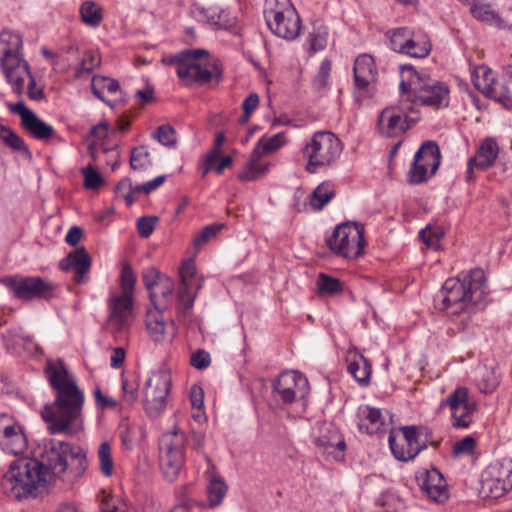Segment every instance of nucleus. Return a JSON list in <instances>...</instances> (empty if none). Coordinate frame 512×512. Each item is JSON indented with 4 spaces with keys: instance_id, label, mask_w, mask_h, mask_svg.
I'll use <instances>...</instances> for the list:
<instances>
[{
    "instance_id": "f257e3e1",
    "label": "nucleus",
    "mask_w": 512,
    "mask_h": 512,
    "mask_svg": "<svg viewBox=\"0 0 512 512\" xmlns=\"http://www.w3.org/2000/svg\"><path fill=\"white\" fill-rule=\"evenodd\" d=\"M45 374L55 391L53 403L46 405L42 417L51 435L75 437L84 431L83 406L85 395L75 376L63 360H48Z\"/></svg>"
},
{
    "instance_id": "f03ea898",
    "label": "nucleus",
    "mask_w": 512,
    "mask_h": 512,
    "mask_svg": "<svg viewBox=\"0 0 512 512\" xmlns=\"http://www.w3.org/2000/svg\"><path fill=\"white\" fill-rule=\"evenodd\" d=\"M486 276L482 269L474 268L457 277L448 278L437 296L436 307L441 311L460 314L474 310L485 294Z\"/></svg>"
},
{
    "instance_id": "7ed1b4c3",
    "label": "nucleus",
    "mask_w": 512,
    "mask_h": 512,
    "mask_svg": "<svg viewBox=\"0 0 512 512\" xmlns=\"http://www.w3.org/2000/svg\"><path fill=\"white\" fill-rule=\"evenodd\" d=\"M39 462H42L50 481L57 478L73 484L87 469V454L81 447L69 442L49 439L43 443Z\"/></svg>"
},
{
    "instance_id": "20e7f679",
    "label": "nucleus",
    "mask_w": 512,
    "mask_h": 512,
    "mask_svg": "<svg viewBox=\"0 0 512 512\" xmlns=\"http://www.w3.org/2000/svg\"><path fill=\"white\" fill-rule=\"evenodd\" d=\"M42 462L34 457H19L13 460L1 479L5 495L15 500L36 498L50 483Z\"/></svg>"
},
{
    "instance_id": "39448f33",
    "label": "nucleus",
    "mask_w": 512,
    "mask_h": 512,
    "mask_svg": "<svg viewBox=\"0 0 512 512\" xmlns=\"http://www.w3.org/2000/svg\"><path fill=\"white\" fill-rule=\"evenodd\" d=\"M162 63L175 66L178 78L189 88L206 86L213 79L222 80L219 61H211L205 49H184L163 57Z\"/></svg>"
},
{
    "instance_id": "423d86ee",
    "label": "nucleus",
    "mask_w": 512,
    "mask_h": 512,
    "mask_svg": "<svg viewBox=\"0 0 512 512\" xmlns=\"http://www.w3.org/2000/svg\"><path fill=\"white\" fill-rule=\"evenodd\" d=\"M22 50L23 40L19 33L10 30L0 33V68L19 97L24 92L25 74L29 73V64Z\"/></svg>"
},
{
    "instance_id": "0eeeda50",
    "label": "nucleus",
    "mask_w": 512,
    "mask_h": 512,
    "mask_svg": "<svg viewBox=\"0 0 512 512\" xmlns=\"http://www.w3.org/2000/svg\"><path fill=\"white\" fill-rule=\"evenodd\" d=\"M402 70L412 73L409 83H400V90L405 99L415 106H427L434 109L447 107L449 104V88L446 84L429 77H422L412 66H402Z\"/></svg>"
},
{
    "instance_id": "6e6552de",
    "label": "nucleus",
    "mask_w": 512,
    "mask_h": 512,
    "mask_svg": "<svg viewBox=\"0 0 512 512\" xmlns=\"http://www.w3.org/2000/svg\"><path fill=\"white\" fill-rule=\"evenodd\" d=\"M343 145L340 139L331 131H317L302 149V155L307 164L305 170L311 174L320 168L331 166L340 157Z\"/></svg>"
},
{
    "instance_id": "1a4fd4ad",
    "label": "nucleus",
    "mask_w": 512,
    "mask_h": 512,
    "mask_svg": "<svg viewBox=\"0 0 512 512\" xmlns=\"http://www.w3.org/2000/svg\"><path fill=\"white\" fill-rule=\"evenodd\" d=\"M264 18L273 34L285 40L296 39L301 19L290 0H265Z\"/></svg>"
},
{
    "instance_id": "9d476101",
    "label": "nucleus",
    "mask_w": 512,
    "mask_h": 512,
    "mask_svg": "<svg viewBox=\"0 0 512 512\" xmlns=\"http://www.w3.org/2000/svg\"><path fill=\"white\" fill-rule=\"evenodd\" d=\"M187 436L184 431L174 427L159 439V466L166 480L173 482L185 463Z\"/></svg>"
},
{
    "instance_id": "9b49d317",
    "label": "nucleus",
    "mask_w": 512,
    "mask_h": 512,
    "mask_svg": "<svg viewBox=\"0 0 512 512\" xmlns=\"http://www.w3.org/2000/svg\"><path fill=\"white\" fill-rule=\"evenodd\" d=\"M364 226L355 222H345L336 226L327 238L329 249L337 256L354 260L363 255L365 247Z\"/></svg>"
},
{
    "instance_id": "f8f14e48",
    "label": "nucleus",
    "mask_w": 512,
    "mask_h": 512,
    "mask_svg": "<svg viewBox=\"0 0 512 512\" xmlns=\"http://www.w3.org/2000/svg\"><path fill=\"white\" fill-rule=\"evenodd\" d=\"M419 120L413 106L401 94L397 105L386 107L378 116L377 131L387 138L404 134Z\"/></svg>"
},
{
    "instance_id": "ddd939ff",
    "label": "nucleus",
    "mask_w": 512,
    "mask_h": 512,
    "mask_svg": "<svg viewBox=\"0 0 512 512\" xmlns=\"http://www.w3.org/2000/svg\"><path fill=\"white\" fill-rule=\"evenodd\" d=\"M3 284L15 298L22 301H31L34 299L49 300L54 296L56 285L39 276L13 275L0 279Z\"/></svg>"
},
{
    "instance_id": "4468645a",
    "label": "nucleus",
    "mask_w": 512,
    "mask_h": 512,
    "mask_svg": "<svg viewBox=\"0 0 512 512\" xmlns=\"http://www.w3.org/2000/svg\"><path fill=\"white\" fill-rule=\"evenodd\" d=\"M170 388L171 376L167 371L151 373L143 390V407L149 417L156 418L165 410Z\"/></svg>"
},
{
    "instance_id": "2eb2a0df",
    "label": "nucleus",
    "mask_w": 512,
    "mask_h": 512,
    "mask_svg": "<svg viewBox=\"0 0 512 512\" xmlns=\"http://www.w3.org/2000/svg\"><path fill=\"white\" fill-rule=\"evenodd\" d=\"M441 163L439 146L434 141L424 142L417 150L408 172L410 184H420L432 177Z\"/></svg>"
},
{
    "instance_id": "dca6fc26",
    "label": "nucleus",
    "mask_w": 512,
    "mask_h": 512,
    "mask_svg": "<svg viewBox=\"0 0 512 512\" xmlns=\"http://www.w3.org/2000/svg\"><path fill=\"white\" fill-rule=\"evenodd\" d=\"M426 429L422 426H403L400 428L402 433L401 442L405 443L406 448L397 442V436L392 431L389 434L388 442L393 456L403 462L414 459L427 445L426 441L422 439L423 432Z\"/></svg>"
},
{
    "instance_id": "f3484780",
    "label": "nucleus",
    "mask_w": 512,
    "mask_h": 512,
    "mask_svg": "<svg viewBox=\"0 0 512 512\" xmlns=\"http://www.w3.org/2000/svg\"><path fill=\"white\" fill-rule=\"evenodd\" d=\"M310 392L308 379L297 371L281 373L273 383V393L285 405L305 400Z\"/></svg>"
},
{
    "instance_id": "a211bd4d",
    "label": "nucleus",
    "mask_w": 512,
    "mask_h": 512,
    "mask_svg": "<svg viewBox=\"0 0 512 512\" xmlns=\"http://www.w3.org/2000/svg\"><path fill=\"white\" fill-rule=\"evenodd\" d=\"M7 107L12 113L20 116L21 126L36 140L47 142L50 139H55L58 142H63V138L55 133L54 128L40 119L35 112L27 108L22 101L8 103Z\"/></svg>"
},
{
    "instance_id": "6ab92c4d",
    "label": "nucleus",
    "mask_w": 512,
    "mask_h": 512,
    "mask_svg": "<svg viewBox=\"0 0 512 512\" xmlns=\"http://www.w3.org/2000/svg\"><path fill=\"white\" fill-rule=\"evenodd\" d=\"M451 410L452 426L455 428H468L473 421L475 403L469 401L468 389L458 387L441 403Z\"/></svg>"
},
{
    "instance_id": "aec40b11",
    "label": "nucleus",
    "mask_w": 512,
    "mask_h": 512,
    "mask_svg": "<svg viewBox=\"0 0 512 512\" xmlns=\"http://www.w3.org/2000/svg\"><path fill=\"white\" fill-rule=\"evenodd\" d=\"M107 305L109 309L108 325L116 335L129 329L133 309V299L128 294L111 293Z\"/></svg>"
},
{
    "instance_id": "412c9836",
    "label": "nucleus",
    "mask_w": 512,
    "mask_h": 512,
    "mask_svg": "<svg viewBox=\"0 0 512 512\" xmlns=\"http://www.w3.org/2000/svg\"><path fill=\"white\" fill-rule=\"evenodd\" d=\"M356 91L363 96H370L377 79V69L373 57L369 54L359 55L353 67Z\"/></svg>"
},
{
    "instance_id": "4be33fe9",
    "label": "nucleus",
    "mask_w": 512,
    "mask_h": 512,
    "mask_svg": "<svg viewBox=\"0 0 512 512\" xmlns=\"http://www.w3.org/2000/svg\"><path fill=\"white\" fill-rule=\"evenodd\" d=\"M91 259L84 247L71 251L59 262V268L64 272L74 271V280L78 284L86 283L89 279Z\"/></svg>"
},
{
    "instance_id": "5701e85b",
    "label": "nucleus",
    "mask_w": 512,
    "mask_h": 512,
    "mask_svg": "<svg viewBox=\"0 0 512 512\" xmlns=\"http://www.w3.org/2000/svg\"><path fill=\"white\" fill-rule=\"evenodd\" d=\"M314 444L323 454L332 456L336 460L343 457L346 447L345 440L340 432L335 427L330 426L319 429V435L315 436Z\"/></svg>"
},
{
    "instance_id": "b1692460",
    "label": "nucleus",
    "mask_w": 512,
    "mask_h": 512,
    "mask_svg": "<svg viewBox=\"0 0 512 512\" xmlns=\"http://www.w3.org/2000/svg\"><path fill=\"white\" fill-rule=\"evenodd\" d=\"M163 312L148 310L146 313V329L149 337L157 343L171 342L176 335V326L173 321H165Z\"/></svg>"
},
{
    "instance_id": "393cba45",
    "label": "nucleus",
    "mask_w": 512,
    "mask_h": 512,
    "mask_svg": "<svg viewBox=\"0 0 512 512\" xmlns=\"http://www.w3.org/2000/svg\"><path fill=\"white\" fill-rule=\"evenodd\" d=\"M0 446L3 451L17 456L26 451L28 441L20 426L7 424L3 427L2 435H0Z\"/></svg>"
},
{
    "instance_id": "a878e982",
    "label": "nucleus",
    "mask_w": 512,
    "mask_h": 512,
    "mask_svg": "<svg viewBox=\"0 0 512 512\" xmlns=\"http://www.w3.org/2000/svg\"><path fill=\"white\" fill-rule=\"evenodd\" d=\"M486 96L507 109L512 108V65L505 68L502 77L495 80Z\"/></svg>"
},
{
    "instance_id": "bb28decb",
    "label": "nucleus",
    "mask_w": 512,
    "mask_h": 512,
    "mask_svg": "<svg viewBox=\"0 0 512 512\" xmlns=\"http://www.w3.org/2000/svg\"><path fill=\"white\" fill-rule=\"evenodd\" d=\"M421 488L436 502H443L448 498L446 481L437 469L426 472Z\"/></svg>"
},
{
    "instance_id": "cd10ccee",
    "label": "nucleus",
    "mask_w": 512,
    "mask_h": 512,
    "mask_svg": "<svg viewBox=\"0 0 512 512\" xmlns=\"http://www.w3.org/2000/svg\"><path fill=\"white\" fill-rule=\"evenodd\" d=\"M499 154V145L495 138L486 137L480 144L473 162L476 163L478 170H487L492 167Z\"/></svg>"
},
{
    "instance_id": "c85d7f7f",
    "label": "nucleus",
    "mask_w": 512,
    "mask_h": 512,
    "mask_svg": "<svg viewBox=\"0 0 512 512\" xmlns=\"http://www.w3.org/2000/svg\"><path fill=\"white\" fill-rule=\"evenodd\" d=\"M150 300L154 306L153 310L163 312L169 309L174 299V282L172 279H162L156 287L149 292Z\"/></svg>"
},
{
    "instance_id": "c756f323",
    "label": "nucleus",
    "mask_w": 512,
    "mask_h": 512,
    "mask_svg": "<svg viewBox=\"0 0 512 512\" xmlns=\"http://www.w3.org/2000/svg\"><path fill=\"white\" fill-rule=\"evenodd\" d=\"M357 418L359 429L368 434L378 433L384 426L382 413L377 408L361 406L358 409Z\"/></svg>"
},
{
    "instance_id": "7c9ffc66",
    "label": "nucleus",
    "mask_w": 512,
    "mask_h": 512,
    "mask_svg": "<svg viewBox=\"0 0 512 512\" xmlns=\"http://www.w3.org/2000/svg\"><path fill=\"white\" fill-rule=\"evenodd\" d=\"M347 362L348 372L354 379L362 385H367L371 375V365L369 361L355 350L348 352Z\"/></svg>"
},
{
    "instance_id": "2f4dec72",
    "label": "nucleus",
    "mask_w": 512,
    "mask_h": 512,
    "mask_svg": "<svg viewBox=\"0 0 512 512\" xmlns=\"http://www.w3.org/2000/svg\"><path fill=\"white\" fill-rule=\"evenodd\" d=\"M261 156L258 150H253L250 158L238 174L241 181H254L266 175L270 168L269 162H261Z\"/></svg>"
},
{
    "instance_id": "473e14b6",
    "label": "nucleus",
    "mask_w": 512,
    "mask_h": 512,
    "mask_svg": "<svg viewBox=\"0 0 512 512\" xmlns=\"http://www.w3.org/2000/svg\"><path fill=\"white\" fill-rule=\"evenodd\" d=\"M431 49L432 44L426 33L421 31H412L407 41V45L405 46V51H402L401 54H405L413 58H425L430 54Z\"/></svg>"
},
{
    "instance_id": "72a5a7b5",
    "label": "nucleus",
    "mask_w": 512,
    "mask_h": 512,
    "mask_svg": "<svg viewBox=\"0 0 512 512\" xmlns=\"http://www.w3.org/2000/svg\"><path fill=\"white\" fill-rule=\"evenodd\" d=\"M471 79L474 87L486 96L497 78L488 66L480 65L472 70Z\"/></svg>"
},
{
    "instance_id": "f704fd0d",
    "label": "nucleus",
    "mask_w": 512,
    "mask_h": 512,
    "mask_svg": "<svg viewBox=\"0 0 512 512\" xmlns=\"http://www.w3.org/2000/svg\"><path fill=\"white\" fill-rule=\"evenodd\" d=\"M486 470L491 477H497L502 485L512 489V460L504 459L490 464Z\"/></svg>"
},
{
    "instance_id": "c9c22d12",
    "label": "nucleus",
    "mask_w": 512,
    "mask_h": 512,
    "mask_svg": "<svg viewBox=\"0 0 512 512\" xmlns=\"http://www.w3.org/2000/svg\"><path fill=\"white\" fill-rule=\"evenodd\" d=\"M335 190L331 183L323 182L318 185L309 198V204L313 210H321L333 197Z\"/></svg>"
},
{
    "instance_id": "e433bc0d",
    "label": "nucleus",
    "mask_w": 512,
    "mask_h": 512,
    "mask_svg": "<svg viewBox=\"0 0 512 512\" xmlns=\"http://www.w3.org/2000/svg\"><path fill=\"white\" fill-rule=\"evenodd\" d=\"M227 489L228 487L223 478L213 475L210 478L209 485L207 486L209 507L215 508L219 506L227 493Z\"/></svg>"
},
{
    "instance_id": "4c0bfd02",
    "label": "nucleus",
    "mask_w": 512,
    "mask_h": 512,
    "mask_svg": "<svg viewBox=\"0 0 512 512\" xmlns=\"http://www.w3.org/2000/svg\"><path fill=\"white\" fill-rule=\"evenodd\" d=\"M0 138L7 147L22 153L24 156L31 157L29 147L24 140L9 127L2 124H0Z\"/></svg>"
},
{
    "instance_id": "58836bf2",
    "label": "nucleus",
    "mask_w": 512,
    "mask_h": 512,
    "mask_svg": "<svg viewBox=\"0 0 512 512\" xmlns=\"http://www.w3.org/2000/svg\"><path fill=\"white\" fill-rule=\"evenodd\" d=\"M120 88L119 82L113 78L106 76H94L91 82L92 93L100 100L108 103L103 93L107 91L110 94L116 93Z\"/></svg>"
},
{
    "instance_id": "ea45409f",
    "label": "nucleus",
    "mask_w": 512,
    "mask_h": 512,
    "mask_svg": "<svg viewBox=\"0 0 512 512\" xmlns=\"http://www.w3.org/2000/svg\"><path fill=\"white\" fill-rule=\"evenodd\" d=\"M82 21L90 27L100 26L103 13L102 8L94 1H85L79 9Z\"/></svg>"
},
{
    "instance_id": "a19ab883",
    "label": "nucleus",
    "mask_w": 512,
    "mask_h": 512,
    "mask_svg": "<svg viewBox=\"0 0 512 512\" xmlns=\"http://www.w3.org/2000/svg\"><path fill=\"white\" fill-rule=\"evenodd\" d=\"M286 134L279 132L270 137H262L253 150H258L261 156L278 151L286 144Z\"/></svg>"
},
{
    "instance_id": "79ce46f5",
    "label": "nucleus",
    "mask_w": 512,
    "mask_h": 512,
    "mask_svg": "<svg viewBox=\"0 0 512 512\" xmlns=\"http://www.w3.org/2000/svg\"><path fill=\"white\" fill-rule=\"evenodd\" d=\"M500 375L495 367H484L481 370L480 378L477 380L479 390L484 394H490L500 384Z\"/></svg>"
},
{
    "instance_id": "37998d69",
    "label": "nucleus",
    "mask_w": 512,
    "mask_h": 512,
    "mask_svg": "<svg viewBox=\"0 0 512 512\" xmlns=\"http://www.w3.org/2000/svg\"><path fill=\"white\" fill-rule=\"evenodd\" d=\"M445 235L444 228L439 225H427L419 232V237L423 243L433 250L440 249V242Z\"/></svg>"
},
{
    "instance_id": "c03bdc74",
    "label": "nucleus",
    "mask_w": 512,
    "mask_h": 512,
    "mask_svg": "<svg viewBox=\"0 0 512 512\" xmlns=\"http://www.w3.org/2000/svg\"><path fill=\"white\" fill-rule=\"evenodd\" d=\"M97 458L99 461V468L101 473L106 476L110 477L114 473V461L112 457V449L109 442L104 441L102 442L97 450Z\"/></svg>"
},
{
    "instance_id": "a18cd8bd",
    "label": "nucleus",
    "mask_w": 512,
    "mask_h": 512,
    "mask_svg": "<svg viewBox=\"0 0 512 512\" xmlns=\"http://www.w3.org/2000/svg\"><path fill=\"white\" fill-rule=\"evenodd\" d=\"M470 12L475 19L482 22L495 23L500 20L499 15L492 9L491 5L481 1L473 0Z\"/></svg>"
},
{
    "instance_id": "49530a36",
    "label": "nucleus",
    "mask_w": 512,
    "mask_h": 512,
    "mask_svg": "<svg viewBox=\"0 0 512 512\" xmlns=\"http://www.w3.org/2000/svg\"><path fill=\"white\" fill-rule=\"evenodd\" d=\"M318 291L322 295L334 296L343 291V283L325 273H320L316 282Z\"/></svg>"
},
{
    "instance_id": "de8ad7c7",
    "label": "nucleus",
    "mask_w": 512,
    "mask_h": 512,
    "mask_svg": "<svg viewBox=\"0 0 512 512\" xmlns=\"http://www.w3.org/2000/svg\"><path fill=\"white\" fill-rule=\"evenodd\" d=\"M196 298V291H193L192 284H180L177 291L178 310L184 315L193 308Z\"/></svg>"
},
{
    "instance_id": "09e8293b",
    "label": "nucleus",
    "mask_w": 512,
    "mask_h": 512,
    "mask_svg": "<svg viewBox=\"0 0 512 512\" xmlns=\"http://www.w3.org/2000/svg\"><path fill=\"white\" fill-rule=\"evenodd\" d=\"M482 488L488 492V496L492 498H500L510 489L498 480L497 477H491L488 475V471L485 470L482 474Z\"/></svg>"
},
{
    "instance_id": "8fccbe9b",
    "label": "nucleus",
    "mask_w": 512,
    "mask_h": 512,
    "mask_svg": "<svg viewBox=\"0 0 512 512\" xmlns=\"http://www.w3.org/2000/svg\"><path fill=\"white\" fill-rule=\"evenodd\" d=\"M150 153L145 146H139L132 150L130 166L133 170L142 171L151 166Z\"/></svg>"
},
{
    "instance_id": "3c124183",
    "label": "nucleus",
    "mask_w": 512,
    "mask_h": 512,
    "mask_svg": "<svg viewBox=\"0 0 512 512\" xmlns=\"http://www.w3.org/2000/svg\"><path fill=\"white\" fill-rule=\"evenodd\" d=\"M139 381L137 377L122 376L123 401L127 404H134L138 399Z\"/></svg>"
},
{
    "instance_id": "603ef678",
    "label": "nucleus",
    "mask_w": 512,
    "mask_h": 512,
    "mask_svg": "<svg viewBox=\"0 0 512 512\" xmlns=\"http://www.w3.org/2000/svg\"><path fill=\"white\" fill-rule=\"evenodd\" d=\"M224 225L221 223H214L205 226L199 233L196 234L193 245L196 249L201 248L214 238L222 229Z\"/></svg>"
},
{
    "instance_id": "864d4df0",
    "label": "nucleus",
    "mask_w": 512,
    "mask_h": 512,
    "mask_svg": "<svg viewBox=\"0 0 512 512\" xmlns=\"http://www.w3.org/2000/svg\"><path fill=\"white\" fill-rule=\"evenodd\" d=\"M412 31L406 27H401L393 30L390 36V47L397 53L405 51V46L411 35Z\"/></svg>"
},
{
    "instance_id": "5fc2aeb1",
    "label": "nucleus",
    "mask_w": 512,
    "mask_h": 512,
    "mask_svg": "<svg viewBox=\"0 0 512 512\" xmlns=\"http://www.w3.org/2000/svg\"><path fill=\"white\" fill-rule=\"evenodd\" d=\"M100 57L93 52H86L81 60L80 65L75 71V76L81 78L86 74H90L96 67L100 65Z\"/></svg>"
},
{
    "instance_id": "6e6d98bb",
    "label": "nucleus",
    "mask_w": 512,
    "mask_h": 512,
    "mask_svg": "<svg viewBox=\"0 0 512 512\" xmlns=\"http://www.w3.org/2000/svg\"><path fill=\"white\" fill-rule=\"evenodd\" d=\"M136 278L129 264L122 266L120 275V285L122 289L121 294H128L132 296V292L135 286Z\"/></svg>"
},
{
    "instance_id": "4d7b16f0",
    "label": "nucleus",
    "mask_w": 512,
    "mask_h": 512,
    "mask_svg": "<svg viewBox=\"0 0 512 512\" xmlns=\"http://www.w3.org/2000/svg\"><path fill=\"white\" fill-rule=\"evenodd\" d=\"M175 130L169 125H161L157 131L153 133V137L162 145L174 147L176 145Z\"/></svg>"
},
{
    "instance_id": "13d9d810",
    "label": "nucleus",
    "mask_w": 512,
    "mask_h": 512,
    "mask_svg": "<svg viewBox=\"0 0 512 512\" xmlns=\"http://www.w3.org/2000/svg\"><path fill=\"white\" fill-rule=\"evenodd\" d=\"M221 154L222 153L220 152L210 150L202 156L200 162V170L202 177H206L208 173L215 169L216 165L220 160Z\"/></svg>"
},
{
    "instance_id": "bf43d9fd",
    "label": "nucleus",
    "mask_w": 512,
    "mask_h": 512,
    "mask_svg": "<svg viewBox=\"0 0 512 512\" xmlns=\"http://www.w3.org/2000/svg\"><path fill=\"white\" fill-rule=\"evenodd\" d=\"M328 33L326 31H318L309 34L307 39L308 50L311 53L322 51L327 46Z\"/></svg>"
},
{
    "instance_id": "052dcab7",
    "label": "nucleus",
    "mask_w": 512,
    "mask_h": 512,
    "mask_svg": "<svg viewBox=\"0 0 512 512\" xmlns=\"http://www.w3.org/2000/svg\"><path fill=\"white\" fill-rule=\"evenodd\" d=\"M332 63L328 59H324L319 67L318 73L314 77V86L318 89H323L328 85Z\"/></svg>"
},
{
    "instance_id": "680f3d73",
    "label": "nucleus",
    "mask_w": 512,
    "mask_h": 512,
    "mask_svg": "<svg viewBox=\"0 0 512 512\" xmlns=\"http://www.w3.org/2000/svg\"><path fill=\"white\" fill-rule=\"evenodd\" d=\"M168 278L169 277L162 275L154 267H148L144 269L142 273L143 283L149 292H151L156 287V285H158L162 281V279Z\"/></svg>"
},
{
    "instance_id": "e2e57ef3",
    "label": "nucleus",
    "mask_w": 512,
    "mask_h": 512,
    "mask_svg": "<svg viewBox=\"0 0 512 512\" xmlns=\"http://www.w3.org/2000/svg\"><path fill=\"white\" fill-rule=\"evenodd\" d=\"M259 103L260 99L257 93H250L244 99L242 103L243 114L239 119L241 124H246L249 121L252 112L257 109Z\"/></svg>"
},
{
    "instance_id": "0e129e2a",
    "label": "nucleus",
    "mask_w": 512,
    "mask_h": 512,
    "mask_svg": "<svg viewBox=\"0 0 512 512\" xmlns=\"http://www.w3.org/2000/svg\"><path fill=\"white\" fill-rule=\"evenodd\" d=\"M159 221L157 216H143L137 220V231L140 237L148 238L156 228Z\"/></svg>"
},
{
    "instance_id": "69168bd1",
    "label": "nucleus",
    "mask_w": 512,
    "mask_h": 512,
    "mask_svg": "<svg viewBox=\"0 0 512 512\" xmlns=\"http://www.w3.org/2000/svg\"><path fill=\"white\" fill-rule=\"evenodd\" d=\"M82 174L84 176V186L87 189H97L103 182V177L91 166L82 168Z\"/></svg>"
},
{
    "instance_id": "338daca9",
    "label": "nucleus",
    "mask_w": 512,
    "mask_h": 512,
    "mask_svg": "<svg viewBox=\"0 0 512 512\" xmlns=\"http://www.w3.org/2000/svg\"><path fill=\"white\" fill-rule=\"evenodd\" d=\"M116 191L125 199L129 206L137 200V194L140 192L135 189V186H131L127 180L120 181L116 187Z\"/></svg>"
},
{
    "instance_id": "774afa93",
    "label": "nucleus",
    "mask_w": 512,
    "mask_h": 512,
    "mask_svg": "<svg viewBox=\"0 0 512 512\" xmlns=\"http://www.w3.org/2000/svg\"><path fill=\"white\" fill-rule=\"evenodd\" d=\"M475 445V439L472 436H466L454 444L453 453L457 456L471 454Z\"/></svg>"
}]
</instances>
